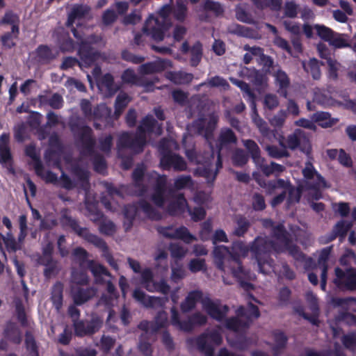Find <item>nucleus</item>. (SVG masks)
Listing matches in <instances>:
<instances>
[{
    "mask_svg": "<svg viewBox=\"0 0 356 356\" xmlns=\"http://www.w3.org/2000/svg\"><path fill=\"white\" fill-rule=\"evenodd\" d=\"M249 250L241 241L233 242L230 248L225 245L216 246L213 254L216 268L223 272L230 271L238 279L242 278L245 273L241 259L245 257Z\"/></svg>",
    "mask_w": 356,
    "mask_h": 356,
    "instance_id": "1",
    "label": "nucleus"
},
{
    "mask_svg": "<svg viewBox=\"0 0 356 356\" xmlns=\"http://www.w3.org/2000/svg\"><path fill=\"white\" fill-rule=\"evenodd\" d=\"M69 127L76 141L80 144V154L83 156L92 158L95 172L103 173L106 171V161L103 155L95 151L96 140L91 127L81 125L78 122H70Z\"/></svg>",
    "mask_w": 356,
    "mask_h": 356,
    "instance_id": "2",
    "label": "nucleus"
},
{
    "mask_svg": "<svg viewBox=\"0 0 356 356\" xmlns=\"http://www.w3.org/2000/svg\"><path fill=\"white\" fill-rule=\"evenodd\" d=\"M156 126H158L157 134H161V125L152 115H146L141 120L134 135L129 132H123L119 136L117 143L118 151L129 149L135 154L143 152L147 144L146 134L153 133Z\"/></svg>",
    "mask_w": 356,
    "mask_h": 356,
    "instance_id": "3",
    "label": "nucleus"
},
{
    "mask_svg": "<svg viewBox=\"0 0 356 356\" xmlns=\"http://www.w3.org/2000/svg\"><path fill=\"white\" fill-rule=\"evenodd\" d=\"M250 251L257 260L259 272L268 274L273 268L274 260L270 257L272 252H282L281 246L267 237L257 236L250 246Z\"/></svg>",
    "mask_w": 356,
    "mask_h": 356,
    "instance_id": "4",
    "label": "nucleus"
},
{
    "mask_svg": "<svg viewBox=\"0 0 356 356\" xmlns=\"http://www.w3.org/2000/svg\"><path fill=\"white\" fill-rule=\"evenodd\" d=\"M80 107L85 118L94 122L93 126L95 129L102 130L103 127L113 126L112 110L106 104L102 103L92 108L88 99H83Z\"/></svg>",
    "mask_w": 356,
    "mask_h": 356,
    "instance_id": "5",
    "label": "nucleus"
},
{
    "mask_svg": "<svg viewBox=\"0 0 356 356\" xmlns=\"http://www.w3.org/2000/svg\"><path fill=\"white\" fill-rule=\"evenodd\" d=\"M160 167L164 170L172 169L175 172H182L187 169V163L179 154L172 152L165 144L164 139L159 143Z\"/></svg>",
    "mask_w": 356,
    "mask_h": 356,
    "instance_id": "6",
    "label": "nucleus"
},
{
    "mask_svg": "<svg viewBox=\"0 0 356 356\" xmlns=\"http://www.w3.org/2000/svg\"><path fill=\"white\" fill-rule=\"evenodd\" d=\"M277 241L280 243L283 252L288 251L289 254L296 261L303 262L306 255L300 248L293 243L292 235L282 225L277 226L275 232Z\"/></svg>",
    "mask_w": 356,
    "mask_h": 356,
    "instance_id": "7",
    "label": "nucleus"
},
{
    "mask_svg": "<svg viewBox=\"0 0 356 356\" xmlns=\"http://www.w3.org/2000/svg\"><path fill=\"white\" fill-rule=\"evenodd\" d=\"M172 26V22H164L158 19L154 15H150L145 20L142 31L155 42H161Z\"/></svg>",
    "mask_w": 356,
    "mask_h": 356,
    "instance_id": "8",
    "label": "nucleus"
},
{
    "mask_svg": "<svg viewBox=\"0 0 356 356\" xmlns=\"http://www.w3.org/2000/svg\"><path fill=\"white\" fill-rule=\"evenodd\" d=\"M333 282L341 291H356V268H334Z\"/></svg>",
    "mask_w": 356,
    "mask_h": 356,
    "instance_id": "9",
    "label": "nucleus"
},
{
    "mask_svg": "<svg viewBox=\"0 0 356 356\" xmlns=\"http://www.w3.org/2000/svg\"><path fill=\"white\" fill-rule=\"evenodd\" d=\"M286 143L287 148L291 150L299 149L309 159H312V145L309 140L305 137L304 131L301 129H296L292 134L288 135Z\"/></svg>",
    "mask_w": 356,
    "mask_h": 356,
    "instance_id": "10",
    "label": "nucleus"
},
{
    "mask_svg": "<svg viewBox=\"0 0 356 356\" xmlns=\"http://www.w3.org/2000/svg\"><path fill=\"white\" fill-rule=\"evenodd\" d=\"M103 321L97 316H92L90 320L74 321V334L78 337L92 336L101 329Z\"/></svg>",
    "mask_w": 356,
    "mask_h": 356,
    "instance_id": "11",
    "label": "nucleus"
},
{
    "mask_svg": "<svg viewBox=\"0 0 356 356\" xmlns=\"http://www.w3.org/2000/svg\"><path fill=\"white\" fill-rule=\"evenodd\" d=\"M60 222L63 228L71 229L79 236L81 237L90 243H92V242L98 236L97 235L90 233L88 228L80 227L79 221L76 218L68 215L66 211L61 213Z\"/></svg>",
    "mask_w": 356,
    "mask_h": 356,
    "instance_id": "12",
    "label": "nucleus"
},
{
    "mask_svg": "<svg viewBox=\"0 0 356 356\" xmlns=\"http://www.w3.org/2000/svg\"><path fill=\"white\" fill-rule=\"evenodd\" d=\"M77 54L85 67H91L100 56L99 51L95 49L88 42L81 40L79 42Z\"/></svg>",
    "mask_w": 356,
    "mask_h": 356,
    "instance_id": "13",
    "label": "nucleus"
},
{
    "mask_svg": "<svg viewBox=\"0 0 356 356\" xmlns=\"http://www.w3.org/2000/svg\"><path fill=\"white\" fill-rule=\"evenodd\" d=\"M204 309L212 318L222 321L229 312V307L226 305L220 307V301H213L210 298L205 297L202 300Z\"/></svg>",
    "mask_w": 356,
    "mask_h": 356,
    "instance_id": "14",
    "label": "nucleus"
},
{
    "mask_svg": "<svg viewBox=\"0 0 356 356\" xmlns=\"http://www.w3.org/2000/svg\"><path fill=\"white\" fill-rule=\"evenodd\" d=\"M133 298L147 308L163 307L168 301V297H156L147 296L140 289H136L133 292Z\"/></svg>",
    "mask_w": 356,
    "mask_h": 356,
    "instance_id": "15",
    "label": "nucleus"
},
{
    "mask_svg": "<svg viewBox=\"0 0 356 356\" xmlns=\"http://www.w3.org/2000/svg\"><path fill=\"white\" fill-rule=\"evenodd\" d=\"M237 142V136L233 130L228 127H223L220 131L216 146L218 152H220L223 149H228L232 145H236Z\"/></svg>",
    "mask_w": 356,
    "mask_h": 356,
    "instance_id": "16",
    "label": "nucleus"
},
{
    "mask_svg": "<svg viewBox=\"0 0 356 356\" xmlns=\"http://www.w3.org/2000/svg\"><path fill=\"white\" fill-rule=\"evenodd\" d=\"M121 79L125 83H131L138 86H143L147 90L154 86V82L138 76L134 70L130 68L125 70L122 72Z\"/></svg>",
    "mask_w": 356,
    "mask_h": 356,
    "instance_id": "17",
    "label": "nucleus"
},
{
    "mask_svg": "<svg viewBox=\"0 0 356 356\" xmlns=\"http://www.w3.org/2000/svg\"><path fill=\"white\" fill-rule=\"evenodd\" d=\"M188 203L183 193H179L167 206V212L171 216H179L188 209Z\"/></svg>",
    "mask_w": 356,
    "mask_h": 356,
    "instance_id": "18",
    "label": "nucleus"
},
{
    "mask_svg": "<svg viewBox=\"0 0 356 356\" xmlns=\"http://www.w3.org/2000/svg\"><path fill=\"white\" fill-rule=\"evenodd\" d=\"M203 298V293L202 291L193 290L190 291L180 305L181 312L186 314L191 312L195 308L198 302L202 303Z\"/></svg>",
    "mask_w": 356,
    "mask_h": 356,
    "instance_id": "19",
    "label": "nucleus"
},
{
    "mask_svg": "<svg viewBox=\"0 0 356 356\" xmlns=\"http://www.w3.org/2000/svg\"><path fill=\"white\" fill-rule=\"evenodd\" d=\"M4 338L10 343L19 345L22 341V334L17 325L12 321H8L3 332Z\"/></svg>",
    "mask_w": 356,
    "mask_h": 356,
    "instance_id": "20",
    "label": "nucleus"
},
{
    "mask_svg": "<svg viewBox=\"0 0 356 356\" xmlns=\"http://www.w3.org/2000/svg\"><path fill=\"white\" fill-rule=\"evenodd\" d=\"M168 63H170V61L167 60H158L147 62L140 65L138 70L140 74L143 75L159 73L165 70Z\"/></svg>",
    "mask_w": 356,
    "mask_h": 356,
    "instance_id": "21",
    "label": "nucleus"
},
{
    "mask_svg": "<svg viewBox=\"0 0 356 356\" xmlns=\"http://www.w3.org/2000/svg\"><path fill=\"white\" fill-rule=\"evenodd\" d=\"M95 291L91 287L86 289L78 287H72V294L74 302L76 305H81L88 301L95 296Z\"/></svg>",
    "mask_w": 356,
    "mask_h": 356,
    "instance_id": "22",
    "label": "nucleus"
},
{
    "mask_svg": "<svg viewBox=\"0 0 356 356\" xmlns=\"http://www.w3.org/2000/svg\"><path fill=\"white\" fill-rule=\"evenodd\" d=\"M274 76L275 84L278 86L277 92L286 98L288 95L287 90L291 83L289 76L284 71L279 69L275 72Z\"/></svg>",
    "mask_w": 356,
    "mask_h": 356,
    "instance_id": "23",
    "label": "nucleus"
},
{
    "mask_svg": "<svg viewBox=\"0 0 356 356\" xmlns=\"http://www.w3.org/2000/svg\"><path fill=\"white\" fill-rule=\"evenodd\" d=\"M165 78L175 85H187L192 82L194 76L183 71H169L165 73Z\"/></svg>",
    "mask_w": 356,
    "mask_h": 356,
    "instance_id": "24",
    "label": "nucleus"
},
{
    "mask_svg": "<svg viewBox=\"0 0 356 356\" xmlns=\"http://www.w3.org/2000/svg\"><path fill=\"white\" fill-rule=\"evenodd\" d=\"M93 245H95L96 248L99 249L102 252V257L105 258L108 264L115 270L118 269V266L116 261H115V259L113 258L111 252L109 250L108 246L106 241L100 238L99 236H97L92 242V243Z\"/></svg>",
    "mask_w": 356,
    "mask_h": 356,
    "instance_id": "25",
    "label": "nucleus"
},
{
    "mask_svg": "<svg viewBox=\"0 0 356 356\" xmlns=\"http://www.w3.org/2000/svg\"><path fill=\"white\" fill-rule=\"evenodd\" d=\"M89 11L90 8L88 6L82 4L75 5L68 15L66 22L67 27L72 26L76 19H83Z\"/></svg>",
    "mask_w": 356,
    "mask_h": 356,
    "instance_id": "26",
    "label": "nucleus"
},
{
    "mask_svg": "<svg viewBox=\"0 0 356 356\" xmlns=\"http://www.w3.org/2000/svg\"><path fill=\"white\" fill-rule=\"evenodd\" d=\"M24 152L26 156L30 157L33 161V167L35 174L38 176H42V172L44 170V166L40 160V155L37 154L35 145L33 144L26 145Z\"/></svg>",
    "mask_w": 356,
    "mask_h": 356,
    "instance_id": "27",
    "label": "nucleus"
},
{
    "mask_svg": "<svg viewBox=\"0 0 356 356\" xmlns=\"http://www.w3.org/2000/svg\"><path fill=\"white\" fill-rule=\"evenodd\" d=\"M172 15L177 22H184L188 15V0H176L172 6Z\"/></svg>",
    "mask_w": 356,
    "mask_h": 356,
    "instance_id": "28",
    "label": "nucleus"
},
{
    "mask_svg": "<svg viewBox=\"0 0 356 356\" xmlns=\"http://www.w3.org/2000/svg\"><path fill=\"white\" fill-rule=\"evenodd\" d=\"M250 325V321H243L241 318L235 316L226 318L225 323V326L227 330L235 332H238L243 330L248 329Z\"/></svg>",
    "mask_w": 356,
    "mask_h": 356,
    "instance_id": "29",
    "label": "nucleus"
},
{
    "mask_svg": "<svg viewBox=\"0 0 356 356\" xmlns=\"http://www.w3.org/2000/svg\"><path fill=\"white\" fill-rule=\"evenodd\" d=\"M272 334L275 341V345L273 346L272 350L274 355H277L280 350L286 347L288 337L283 331L280 330H273Z\"/></svg>",
    "mask_w": 356,
    "mask_h": 356,
    "instance_id": "30",
    "label": "nucleus"
},
{
    "mask_svg": "<svg viewBox=\"0 0 356 356\" xmlns=\"http://www.w3.org/2000/svg\"><path fill=\"white\" fill-rule=\"evenodd\" d=\"M63 284L60 282H56L51 289V300L57 310L61 309L63 301Z\"/></svg>",
    "mask_w": 356,
    "mask_h": 356,
    "instance_id": "31",
    "label": "nucleus"
},
{
    "mask_svg": "<svg viewBox=\"0 0 356 356\" xmlns=\"http://www.w3.org/2000/svg\"><path fill=\"white\" fill-rule=\"evenodd\" d=\"M97 85L99 88H104L110 95H114L118 90L115 84L113 76L110 73H106L98 81Z\"/></svg>",
    "mask_w": 356,
    "mask_h": 356,
    "instance_id": "32",
    "label": "nucleus"
},
{
    "mask_svg": "<svg viewBox=\"0 0 356 356\" xmlns=\"http://www.w3.org/2000/svg\"><path fill=\"white\" fill-rule=\"evenodd\" d=\"M35 55L42 63L47 64L56 58L51 49L47 44H40L35 49Z\"/></svg>",
    "mask_w": 356,
    "mask_h": 356,
    "instance_id": "33",
    "label": "nucleus"
},
{
    "mask_svg": "<svg viewBox=\"0 0 356 356\" xmlns=\"http://www.w3.org/2000/svg\"><path fill=\"white\" fill-rule=\"evenodd\" d=\"M243 145L255 164H259L263 161V158L261 156L260 148L254 140L252 139L245 140L243 141Z\"/></svg>",
    "mask_w": 356,
    "mask_h": 356,
    "instance_id": "34",
    "label": "nucleus"
},
{
    "mask_svg": "<svg viewBox=\"0 0 356 356\" xmlns=\"http://www.w3.org/2000/svg\"><path fill=\"white\" fill-rule=\"evenodd\" d=\"M19 35V28L11 27V31L6 32L1 36V44L6 49H12L16 46L14 40L17 39Z\"/></svg>",
    "mask_w": 356,
    "mask_h": 356,
    "instance_id": "35",
    "label": "nucleus"
},
{
    "mask_svg": "<svg viewBox=\"0 0 356 356\" xmlns=\"http://www.w3.org/2000/svg\"><path fill=\"white\" fill-rule=\"evenodd\" d=\"M145 170L141 167L136 168L132 172V179L134 186L138 188V195L142 196L147 192V186L143 184Z\"/></svg>",
    "mask_w": 356,
    "mask_h": 356,
    "instance_id": "36",
    "label": "nucleus"
},
{
    "mask_svg": "<svg viewBox=\"0 0 356 356\" xmlns=\"http://www.w3.org/2000/svg\"><path fill=\"white\" fill-rule=\"evenodd\" d=\"M259 10L269 8L272 11H280L282 6V0H250Z\"/></svg>",
    "mask_w": 356,
    "mask_h": 356,
    "instance_id": "37",
    "label": "nucleus"
},
{
    "mask_svg": "<svg viewBox=\"0 0 356 356\" xmlns=\"http://www.w3.org/2000/svg\"><path fill=\"white\" fill-rule=\"evenodd\" d=\"M218 116L215 113H211L208 116V120L205 126L199 127L200 132H204V136L207 139L211 138L213 135V131L218 122Z\"/></svg>",
    "mask_w": 356,
    "mask_h": 356,
    "instance_id": "38",
    "label": "nucleus"
},
{
    "mask_svg": "<svg viewBox=\"0 0 356 356\" xmlns=\"http://www.w3.org/2000/svg\"><path fill=\"white\" fill-rule=\"evenodd\" d=\"M40 263L45 267L44 269V276L46 278H51L58 273V262L53 258H41Z\"/></svg>",
    "mask_w": 356,
    "mask_h": 356,
    "instance_id": "39",
    "label": "nucleus"
},
{
    "mask_svg": "<svg viewBox=\"0 0 356 356\" xmlns=\"http://www.w3.org/2000/svg\"><path fill=\"white\" fill-rule=\"evenodd\" d=\"M213 165L212 163L211 159H209L205 161V163L197 167L196 169V173L204 178L206 179L207 184L212 186L213 185L214 181H211L212 175L214 172L213 171Z\"/></svg>",
    "mask_w": 356,
    "mask_h": 356,
    "instance_id": "40",
    "label": "nucleus"
},
{
    "mask_svg": "<svg viewBox=\"0 0 356 356\" xmlns=\"http://www.w3.org/2000/svg\"><path fill=\"white\" fill-rule=\"evenodd\" d=\"M138 205L148 218L154 220H159L161 219V213L145 200H139Z\"/></svg>",
    "mask_w": 356,
    "mask_h": 356,
    "instance_id": "41",
    "label": "nucleus"
},
{
    "mask_svg": "<svg viewBox=\"0 0 356 356\" xmlns=\"http://www.w3.org/2000/svg\"><path fill=\"white\" fill-rule=\"evenodd\" d=\"M137 214V207L134 204H127L123 209L124 218V227L126 231H128L133 226L134 220Z\"/></svg>",
    "mask_w": 356,
    "mask_h": 356,
    "instance_id": "42",
    "label": "nucleus"
},
{
    "mask_svg": "<svg viewBox=\"0 0 356 356\" xmlns=\"http://www.w3.org/2000/svg\"><path fill=\"white\" fill-rule=\"evenodd\" d=\"M312 120L323 128L331 127L335 123L334 120L331 118V115L323 111L314 113L312 116Z\"/></svg>",
    "mask_w": 356,
    "mask_h": 356,
    "instance_id": "43",
    "label": "nucleus"
},
{
    "mask_svg": "<svg viewBox=\"0 0 356 356\" xmlns=\"http://www.w3.org/2000/svg\"><path fill=\"white\" fill-rule=\"evenodd\" d=\"M205 334H200L195 339V343L200 352L205 356H214V347L206 341Z\"/></svg>",
    "mask_w": 356,
    "mask_h": 356,
    "instance_id": "44",
    "label": "nucleus"
},
{
    "mask_svg": "<svg viewBox=\"0 0 356 356\" xmlns=\"http://www.w3.org/2000/svg\"><path fill=\"white\" fill-rule=\"evenodd\" d=\"M329 44L334 49H343L351 47L348 40V35L347 34L339 33L337 32L334 33L329 42Z\"/></svg>",
    "mask_w": 356,
    "mask_h": 356,
    "instance_id": "45",
    "label": "nucleus"
},
{
    "mask_svg": "<svg viewBox=\"0 0 356 356\" xmlns=\"http://www.w3.org/2000/svg\"><path fill=\"white\" fill-rule=\"evenodd\" d=\"M24 344L30 356H40L39 348L36 340L33 333L30 331H26L25 333Z\"/></svg>",
    "mask_w": 356,
    "mask_h": 356,
    "instance_id": "46",
    "label": "nucleus"
},
{
    "mask_svg": "<svg viewBox=\"0 0 356 356\" xmlns=\"http://www.w3.org/2000/svg\"><path fill=\"white\" fill-rule=\"evenodd\" d=\"M302 65L304 70L307 73H309L314 79H320L321 76V72L319 61L316 58H311L308 63H303Z\"/></svg>",
    "mask_w": 356,
    "mask_h": 356,
    "instance_id": "47",
    "label": "nucleus"
},
{
    "mask_svg": "<svg viewBox=\"0 0 356 356\" xmlns=\"http://www.w3.org/2000/svg\"><path fill=\"white\" fill-rule=\"evenodd\" d=\"M88 266L96 279H98L102 275L112 277L111 273L104 266L96 263L94 260H89L88 261Z\"/></svg>",
    "mask_w": 356,
    "mask_h": 356,
    "instance_id": "48",
    "label": "nucleus"
},
{
    "mask_svg": "<svg viewBox=\"0 0 356 356\" xmlns=\"http://www.w3.org/2000/svg\"><path fill=\"white\" fill-rule=\"evenodd\" d=\"M190 64L192 67L199 65L202 57V44L200 42H196L191 48Z\"/></svg>",
    "mask_w": 356,
    "mask_h": 356,
    "instance_id": "49",
    "label": "nucleus"
},
{
    "mask_svg": "<svg viewBox=\"0 0 356 356\" xmlns=\"http://www.w3.org/2000/svg\"><path fill=\"white\" fill-rule=\"evenodd\" d=\"M249 160V154L243 149L237 148L232 154V161L234 166L243 167Z\"/></svg>",
    "mask_w": 356,
    "mask_h": 356,
    "instance_id": "50",
    "label": "nucleus"
},
{
    "mask_svg": "<svg viewBox=\"0 0 356 356\" xmlns=\"http://www.w3.org/2000/svg\"><path fill=\"white\" fill-rule=\"evenodd\" d=\"M175 239H180L187 244L197 241V238L191 234L185 226H181L175 229Z\"/></svg>",
    "mask_w": 356,
    "mask_h": 356,
    "instance_id": "51",
    "label": "nucleus"
},
{
    "mask_svg": "<svg viewBox=\"0 0 356 356\" xmlns=\"http://www.w3.org/2000/svg\"><path fill=\"white\" fill-rule=\"evenodd\" d=\"M146 290L149 292H160L167 297L170 291V286L168 283L162 280L160 282H154V284L146 286Z\"/></svg>",
    "mask_w": 356,
    "mask_h": 356,
    "instance_id": "52",
    "label": "nucleus"
},
{
    "mask_svg": "<svg viewBox=\"0 0 356 356\" xmlns=\"http://www.w3.org/2000/svg\"><path fill=\"white\" fill-rule=\"evenodd\" d=\"M320 55L321 58L327 60V64L328 65V77L330 79L337 80L338 79L339 63L331 57L326 58L322 51H320Z\"/></svg>",
    "mask_w": 356,
    "mask_h": 356,
    "instance_id": "53",
    "label": "nucleus"
},
{
    "mask_svg": "<svg viewBox=\"0 0 356 356\" xmlns=\"http://www.w3.org/2000/svg\"><path fill=\"white\" fill-rule=\"evenodd\" d=\"M314 29L316 31L318 36L323 41L330 42V40L333 37L335 31L332 29L325 26V25L316 24Z\"/></svg>",
    "mask_w": 356,
    "mask_h": 356,
    "instance_id": "54",
    "label": "nucleus"
},
{
    "mask_svg": "<svg viewBox=\"0 0 356 356\" xmlns=\"http://www.w3.org/2000/svg\"><path fill=\"white\" fill-rule=\"evenodd\" d=\"M168 323V315L165 312H159L155 317V321L151 323L152 332H157L161 328L165 327Z\"/></svg>",
    "mask_w": 356,
    "mask_h": 356,
    "instance_id": "55",
    "label": "nucleus"
},
{
    "mask_svg": "<svg viewBox=\"0 0 356 356\" xmlns=\"http://www.w3.org/2000/svg\"><path fill=\"white\" fill-rule=\"evenodd\" d=\"M8 24L19 28V17L11 10L6 11L0 20V25Z\"/></svg>",
    "mask_w": 356,
    "mask_h": 356,
    "instance_id": "56",
    "label": "nucleus"
},
{
    "mask_svg": "<svg viewBox=\"0 0 356 356\" xmlns=\"http://www.w3.org/2000/svg\"><path fill=\"white\" fill-rule=\"evenodd\" d=\"M74 174L81 182V188L88 191L90 189L89 172L83 168H79L75 169Z\"/></svg>",
    "mask_w": 356,
    "mask_h": 356,
    "instance_id": "57",
    "label": "nucleus"
},
{
    "mask_svg": "<svg viewBox=\"0 0 356 356\" xmlns=\"http://www.w3.org/2000/svg\"><path fill=\"white\" fill-rule=\"evenodd\" d=\"M266 149L271 158L279 159L290 156L289 152L286 149H281L276 145H267Z\"/></svg>",
    "mask_w": 356,
    "mask_h": 356,
    "instance_id": "58",
    "label": "nucleus"
},
{
    "mask_svg": "<svg viewBox=\"0 0 356 356\" xmlns=\"http://www.w3.org/2000/svg\"><path fill=\"white\" fill-rule=\"evenodd\" d=\"M72 282L79 286H85L88 284V277L86 272L78 270H72L71 275Z\"/></svg>",
    "mask_w": 356,
    "mask_h": 356,
    "instance_id": "59",
    "label": "nucleus"
},
{
    "mask_svg": "<svg viewBox=\"0 0 356 356\" xmlns=\"http://www.w3.org/2000/svg\"><path fill=\"white\" fill-rule=\"evenodd\" d=\"M287 193V202L289 204L298 203L301 198L302 189L300 187L296 188L291 184L286 190V194Z\"/></svg>",
    "mask_w": 356,
    "mask_h": 356,
    "instance_id": "60",
    "label": "nucleus"
},
{
    "mask_svg": "<svg viewBox=\"0 0 356 356\" xmlns=\"http://www.w3.org/2000/svg\"><path fill=\"white\" fill-rule=\"evenodd\" d=\"M88 256V252L81 247H77L72 251V257H74V259L79 263L81 267L87 261Z\"/></svg>",
    "mask_w": 356,
    "mask_h": 356,
    "instance_id": "61",
    "label": "nucleus"
},
{
    "mask_svg": "<svg viewBox=\"0 0 356 356\" xmlns=\"http://www.w3.org/2000/svg\"><path fill=\"white\" fill-rule=\"evenodd\" d=\"M237 227L235 228L233 234L238 237L243 236L248 230L250 223L244 217H241L238 219Z\"/></svg>",
    "mask_w": 356,
    "mask_h": 356,
    "instance_id": "62",
    "label": "nucleus"
},
{
    "mask_svg": "<svg viewBox=\"0 0 356 356\" xmlns=\"http://www.w3.org/2000/svg\"><path fill=\"white\" fill-rule=\"evenodd\" d=\"M59 47L62 52H73L75 42L67 33L59 40Z\"/></svg>",
    "mask_w": 356,
    "mask_h": 356,
    "instance_id": "63",
    "label": "nucleus"
},
{
    "mask_svg": "<svg viewBox=\"0 0 356 356\" xmlns=\"http://www.w3.org/2000/svg\"><path fill=\"white\" fill-rule=\"evenodd\" d=\"M341 343L346 349L353 350L356 348V332H350L343 334L341 339Z\"/></svg>",
    "mask_w": 356,
    "mask_h": 356,
    "instance_id": "64",
    "label": "nucleus"
}]
</instances>
